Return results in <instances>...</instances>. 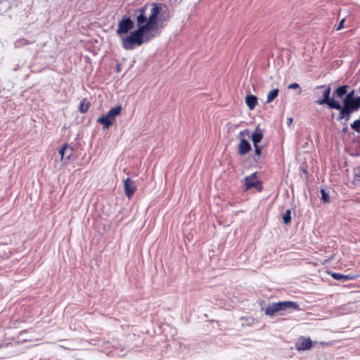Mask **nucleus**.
I'll return each instance as SVG.
<instances>
[{
  "label": "nucleus",
  "instance_id": "obj_23",
  "mask_svg": "<svg viewBox=\"0 0 360 360\" xmlns=\"http://www.w3.org/2000/svg\"><path fill=\"white\" fill-rule=\"evenodd\" d=\"M256 155L259 156L262 153V148L259 145H254Z\"/></svg>",
  "mask_w": 360,
  "mask_h": 360
},
{
  "label": "nucleus",
  "instance_id": "obj_24",
  "mask_svg": "<svg viewBox=\"0 0 360 360\" xmlns=\"http://www.w3.org/2000/svg\"><path fill=\"white\" fill-rule=\"evenodd\" d=\"M322 199L324 202H328L329 200V195L325 192L323 189H321Z\"/></svg>",
  "mask_w": 360,
  "mask_h": 360
},
{
  "label": "nucleus",
  "instance_id": "obj_3",
  "mask_svg": "<svg viewBox=\"0 0 360 360\" xmlns=\"http://www.w3.org/2000/svg\"><path fill=\"white\" fill-rule=\"evenodd\" d=\"M122 110V105H119L111 108L105 115L99 117L97 122L103 126V129H108L115 121V117L120 115Z\"/></svg>",
  "mask_w": 360,
  "mask_h": 360
},
{
  "label": "nucleus",
  "instance_id": "obj_11",
  "mask_svg": "<svg viewBox=\"0 0 360 360\" xmlns=\"http://www.w3.org/2000/svg\"><path fill=\"white\" fill-rule=\"evenodd\" d=\"M312 342L309 338L301 337L296 344L297 350H307L311 347Z\"/></svg>",
  "mask_w": 360,
  "mask_h": 360
},
{
  "label": "nucleus",
  "instance_id": "obj_9",
  "mask_svg": "<svg viewBox=\"0 0 360 360\" xmlns=\"http://www.w3.org/2000/svg\"><path fill=\"white\" fill-rule=\"evenodd\" d=\"M124 188L126 195L131 198L136 191V186L134 181L127 178L124 181Z\"/></svg>",
  "mask_w": 360,
  "mask_h": 360
},
{
  "label": "nucleus",
  "instance_id": "obj_1",
  "mask_svg": "<svg viewBox=\"0 0 360 360\" xmlns=\"http://www.w3.org/2000/svg\"><path fill=\"white\" fill-rule=\"evenodd\" d=\"M148 6V4H146L134 11L137 29L122 38V46L125 50H132L136 46H140L144 42L149 41L155 37V34L151 32L158 30L160 27H162L160 24L168 20L169 14L167 13L165 17L164 15L166 12L163 11V8H167L166 5L161 3H151L150 15L147 17L146 11Z\"/></svg>",
  "mask_w": 360,
  "mask_h": 360
},
{
  "label": "nucleus",
  "instance_id": "obj_22",
  "mask_svg": "<svg viewBox=\"0 0 360 360\" xmlns=\"http://www.w3.org/2000/svg\"><path fill=\"white\" fill-rule=\"evenodd\" d=\"M73 148L68 145V150L65 152V160H68L72 155Z\"/></svg>",
  "mask_w": 360,
  "mask_h": 360
},
{
  "label": "nucleus",
  "instance_id": "obj_17",
  "mask_svg": "<svg viewBox=\"0 0 360 360\" xmlns=\"http://www.w3.org/2000/svg\"><path fill=\"white\" fill-rule=\"evenodd\" d=\"M279 90L278 89H274L269 92L266 98V103H271L278 95Z\"/></svg>",
  "mask_w": 360,
  "mask_h": 360
},
{
  "label": "nucleus",
  "instance_id": "obj_2",
  "mask_svg": "<svg viewBox=\"0 0 360 360\" xmlns=\"http://www.w3.org/2000/svg\"><path fill=\"white\" fill-rule=\"evenodd\" d=\"M287 309H292L294 310L300 309L299 305L292 301H284V302H278L276 303H272L269 304L265 309L264 313L267 316H272L275 314V313L279 311H284Z\"/></svg>",
  "mask_w": 360,
  "mask_h": 360
},
{
  "label": "nucleus",
  "instance_id": "obj_21",
  "mask_svg": "<svg viewBox=\"0 0 360 360\" xmlns=\"http://www.w3.org/2000/svg\"><path fill=\"white\" fill-rule=\"evenodd\" d=\"M288 88L289 89H300L299 94H300L301 92H302L301 87H300V84L298 83H295H295H292V84L288 85Z\"/></svg>",
  "mask_w": 360,
  "mask_h": 360
},
{
  "label": "nucleus",
  "instance_id": "obj_12",
  "mask_svg": "<svg viewBox=\"0 0 360 360\" xmlns=\"http://www.w3.org/2000/svg\"><path fill=\"white\" fill-rule=\"evenodd\" d=\"M331 276L335 280H338V281L342 280L344 281L354 280L355 278H357V276H356V275H352V274L345 275V274H342L340 273H336V272L332 273Z\"/></svg>",
  "mask_w": 360,
  "mask_h": 360
},
{
  "label": "nucleus",
  "instance_id": "obj_5",
  "mask_svg": "<svg viewBox=\"0 0 360 360\" xmlns=\"http://www.w3.org/2000/svg\"><path fill=\"white\" fill-rule=\"evenodd\" d=\"M134 27V22L129 16L124 15L117 24L116 34L119 36L125 34Z\"/></svg>",
  "mask_w": 360,
  "mask_h": 360
},
{
  "label": "nucleus",
  "instance_id": "obj_13",
  "mask_svg": "<svg viewBox=\"0 0 360 360\" xmlns=\"http://www.w3.org/2000/svg\"><path fill=\"white\" fill-rule=\"evenodd\" d=\"M245 103L250 110H254L258 104L257 98L252 94L247 95L245 99Z\"/></svg>",
  "mask_w": 360,
  "mask_h": 360
},
{
  "label": "nucleus",
  "instance_id": "obj_14",
  "mask_svg": "<svg viewBox=\"0 0 360 360\" xmlns=\"http://www.w3.org/2000/svg\"><path fill=\"white\" fill-rule=\"evenodd\" d=\"M252 141L254 145H258L263 138V134L262 131L257 127L254 133L251 136Z\"/></svg>",
  "mask_w": 360,
  "mask_h": 360
},
{
  "label": "nucleus",
  "instance_id": "obj_18",
  "mask_svg": "<svg viewBox=\"0 0 360 360\" xmlns=\"http://www.w3.org/2000/svg\"><path fill=\"white\" fill-rule=\"evenodd\" d=\"M283 223L285 224H288L291 222L292 218H291V210H287L285 211V213L283 216Z\"/></svg>",
  "mask_w": 360,
  "mask_h": 360
},
{
  "label": "nucleus",
  "instance_id": "obj_20",
  "mask_svg": "<svg viewBox=\"0 0 360 360\" xmlns=\"http://www.w3.org/2000/svg\"><path fill=\"white\" fill-rule=\"evenodd\" d=\"M351 128L355 131L360 133V116L358 120H356L351 124Z\"/></svg>",
  "mask_w": 360,
  "mask_h": 360
},
{
  "label": "nucleus",
  "instance_id": "obj_7",
  "mask_svg": "<svg viewBox=\"0 0 360 360\" xmlns=\"http://www.w3.org/2000/svg\"><path fill=\"white\" fill-rule=\"evenodd\" d=\"M354 90L346 94V96L343 100V105H340V108L338 109L340 110V113L338 117V120H343V117H345V115H347V110L350 107V105L352 103V101L356 98L354 97Z\"/></svg>",
  "mask_w": 360,
  "mask_h": 360
},
{
  "label": "nucleus",
  "instance_id": "obj_10",
  "mask_svg": "<svg viewBox=\"0 0 360 360\" xmlns=\"http://www.w3.org/2000/svg\"><path fill=\"white\" fill-rule=\"evenodd\" d=\"M360 108V96L356 97L355 99L352 101V103L350 105L347 110V115H345L343 117V120H345L347 122L350 119L351 114L354 112L357 111Z\"/></svg>",
  "mask_w": 360,
  "mask_h": 360
},
{
  "label": "nucleus",
  "instance_id": "obj_15",
  "mask_svg": "<svg viewBox=\"0 0 360 360\" xmlns=\"http://www.w3.org/2000/svg\"><path fill=\"white\" fill-rule=\"evenodd\" d=\"M349 88L348 85H342L336 89L334 91L333 95L338 98H342V96L347 94V90Z\"/></svg>",
  "mask_w": 360,
  "mask_h": 360
},
{
  "label": "nucleus",
  "instance_id": "obj_19",
  "mask_svg": "<svg viewBox=\"0 0 360 360\" xmlns=\"http://www.w3.org/2000/svg\"><path fill=\"white\" fill-rule=\"evenodd\" d=\"M68 150V143H65L62 148L59 150V154L60 155V160H65V152Z\"/></svg>",
  "mask_w": 360,
  "mask_h": 360
},
{
  "label": "nucleus",
  "instance_id": "obj_16",
  "mask_svg": "<svg viewBox=\"0 0 360 360\" xmlns=\"http://www.w3.org/2000/svg\"><path fill=\"white\" fill-rule=\"evenodd\" d=\"M90 107V103L87 101L86 98H84L79 104V110L81 113H85L89 110Z\"/></svg>",
  "mask_w": 360,
  "mask_h": 360
},
{
  "label": "nucleus",
  "instance_id": "obj_8",
  "mask_svg": "<svg viewBox=\"0 0 360 360\" xmlns=\"http://www.w3.org/2000/svg\"><path fill=\"white\" fill-rule=\"evenodd\" d=\"M245 190L248 191L252 188H257L259 191L262 189V186L257 178L256 173L252 174L251 175L246 176L244 179Z\"/></svg>",
  "mask_w": 360,
  "mask_h": 360
},
{
  "label": "nucleus",
  "instance_id": "obj_4",
  "mask_svg": "<svg viewBox=\"0 0 360 360\" xmlns=\"http://www.w3.org/2000/svg\"><path fill=\"white\" fill-rule=\"evenodd\" d=\"M318 88H324L323 92V98L321 100H319L316 103L319 105L327 104L328 107L331 109L338 110L340 108V103L338 101H336L334 98H330V86H326L325 85H321L318 86Z\"/></svg>",
  "mask_w": 360,
  "mask_h": 360
},
{
  "label": "nucleus",
  "instance_id": "obj_26",
  "mask_svg": "<svg viewBox=\"0 0 360 360\" xmlns=\"http://www.w3.org/2000/svg\"><path fill=\"white\" fill-rule=\"evenodd\" d=\"M359 91H360V87H359Z\"/></svg>",
  "mask_w": 360,
  "mask_h": 360
},
{
  "label": "nucleus",
  "instance_id": "obj_25",
  "mask_svg": "<svg viewBox=\"0 0 360 360\" xmlns=\"http://www.w3.org/2000/svg\"><path fill=\"white\" fill-rule=\"evenodd\" d=\"M345 19H342V20H340V23H339V25H338V27H337V29H336L337 30H341L342 28H343V27H344V24H345Z\"/></svg>",
  "mask_w": 360,
  "mask_h": 360
},
{
  "label": "nucleus",
  "instance_id": "obj_6",
  "mask_svg": "<svg viewBox=\"0 0 360 360\" xmlns=\"http://www.w3.org/2000/svg\"><path fill=\"white\" fill-rule=\"evenodd\" d=\"M249 130L245 129L239 133L238 137L240 143L238 146V153L240 155H245L251 150V146L250 143L244 139V136H249Z\"/></svg>",
  "mask_w": 360,
  "mask_h": 360
}]
</instances>
